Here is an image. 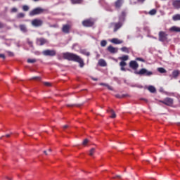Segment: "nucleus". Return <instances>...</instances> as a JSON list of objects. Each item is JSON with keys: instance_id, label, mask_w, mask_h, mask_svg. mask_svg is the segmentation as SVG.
Wrapping results in <instances>:
<instances>
[{"instance_id": "f257e3e1", "label": "nucleus", "mask_w": 180, "mask_h": 180, "mask_svg": "<svg viewBox=\"0 0 180 180\" xmlns=\"http://www.w3.org/2000/svg\"><path fill=\"white\" fill-rule=\"evenodd\" d=\"M63 56L65 60L79 63L80 65V68H83L84 66V60L79 56H78L74 53H64L63 54Z\"/></svg>"}, {"instance_id": "f03ea898", "label": "nucleus", "mask_w": 180, "mask_h": 180, "mask_svg": "<svg viewBox=\"0 0 180 180\" xmlns=\"http://www.w3.org/2000/svg\"><path fill=\"white\" fill-rule=\"evenodd\" d=\"M135 75H141V76H146V77H150L153 75V72L151 71H148V70L145 68L141 69L139 71H136Z\"/></svg>"}, {"instance_id": "7ed1b4c3", "label": "nucleus", "mask_w": 180, "mask_h": 180, "mask_svg": "<svg viewBox=\"0 0 180 180\" xmlns=\"http://www.w3.org/2000/svg\"><path fill=\"white\" fill-rule=\"evenodd\" d=\"M123 26V22L118 21L117 22H110L109 28L114 27V32H117Z\"/></svg>"}, {"instance_id": "20e7f679", "label": "nucleus", "mask_w": 180, "mask_h": 180, "mask_svg": "<svg viewBox=\"0 0 180 180\" xmlns=\"http://www.w3.org/2000/svg\"><path fill=\"white\" fill-rule=\"evenodd\" d=\"M95 22L92 18H87L82 21V25L85 27H92L94 25Z\"/></svg>"}, {"instance_id": "39448f33", "label": "nucleus", "mask_w": 180, "mask_h": 180, "mask_svg": "<svg viewBox=\"0 0 180 180\" xmlns=\"http://www.w3.org/2000/svg\"><path fill=\"white\" fill-rule=\"evenodd\" d=\"M44 12V8H41V7H37L36 8H34V10H32L30 13V16H34L37 15H40Z\"/></svg>"}, {"instance_id": "423d86ee", "label": "nucleus", "mask_w": 180, "mask_h": 180, "mask_svg": "<svg viewBox=\"0 0 180 180\" xmlns=\"http://www.w3.org/2000/svg\"><path fill=\"white\" fill-rule=\"evenodd\" d=\"M168 34L164 32V31H160L158 34V39L160 41L164 42L167 40Z\"/></svg>"}, {"instance_id": "0eeeda50", "label": "nucleus", "mask_w": 180, "mask_h": 180, "mask_svg": "<svg viewBox=\"0 0 180 180\" xmlns=\"http://www.w3.org/2000/svg\"><path fill=\"white\" fill-rule=\"evenodd\" d=\"M167 106H172L174 104V100L171 98H165L163 101H160Z\"/></svg>"}, {"instance_id": "6e6552de", "label": "nucleus", "mask_w": 180, "mask_h": 180, "mask_svg": "<svg viewBox=\"0 0 180 180\" xmlns=\"http://www.w3.org/2000/svg\"><path fill=\"white\" fill-rule=\"evenodd\" d=\"M43 55L46 56H55L56 55V52L54 50H46L42 52Z\"/></svg>"}, {"instance_id": "1a4fd4ad", "label": "nucleus", "mask_w": 180, "mask_h": 180, "mask_svg": "<svg viewBox=\"0 0 180 180\" xmlns=\"http://www.w3.org/2000/svg\"><path fill=\"white\" fill-rule=\"evenodd\" d=\"M32 25L36 27H38L43 25V21L42 20H38V18H35L34 20H32Z\"/></svg>"}, {"instance_id": "9d476101", "label": "nucleus", "mask_w": 180, "mask_h": 180, "mask_svg": "<svg viewBox=\"0 0 180 180\" xmlns=\"http://www.w3.org/2000/svg\"><path fill=\"white\" fill-rule=\"evenodd\" d=\"M70 29H71V25H70L69 24H65V25L63 26L62 32L65 34H69L70 32Z\"/></svg>"}, {"instance_id": "9b49d317", "label": "nucleus", "mask_w": 180, "mask_h": 180, "mask_svg": "<svg viewBox=\"0 0 180 180\" xmlns=\"http://www.w3.org/2000/svg\"><path fill=\"white\" fill-rule=\"evenodd\" d=\"M139 65L136 61L132 60L129 62V68H132L134 70H136L139 68Z\"/></svg>"}, {"instance_id": "f8f14e48", "label": "nucleus", "mask_w": 180, "mask_h": 180, "mask_svg": "<svg viewBox=\"0 0 180 180\" xmlns=\"http://www.w3.org/2000/svg\"><path fill=\"white\" fill-rule=\"evenodd\" d=\"M126 13L125 11H122L121 15L118 17V20L120 22H122V25L124 24V22L126 20Z\"/></svg>"}, {"instance_id": "ddd939ff", "label": "nucleus", "mask_w": 180, "mask_h": 180, "mask_svg": "<svg viewBox=\"0 0 180 180\" xmlns=\"http://www.w3.org/2000/svg\"><path fill=\"white\" fill-rule=\"evenodd\" d=\"M47 43V39L45 38H37V44L39 46H43Z\"/></svg>"}, {"instance_id": "4468645a", "label": "nucleus", "mask_w": 180, "mask_h": 180, "mask_svg": "<svg viewBox=\"0 0 180 180\" xmlns=\"http://www.w3.org/2000/svg\"><path fill=\"white\" fill-rule=\"evenodd\" d=\"M123 3H124V0H117V1L114 3V6H115V8L120 9L123 5Z\"/></svg>"}, {"instance_id": "2eb2a0df", "label": "nucleus", "mask_w": 180, "mask_h": 180, "mask_svg": "<svg viewBox=\"0 0 180 180\" xmlns=\"http://www.w3.org/2000/svg\"><path fill=\"white\" fill-rule=\"evenodd\" d=\"M172 6L176 9H180V0H173Z\"/></svg>"}, {"instance_id": "dca6fc26", "label": "nucleus", "mask_w": 180, "mask_h": 180, "mask_svg": "<svg viewBox=\"0 0 180 180\" xmlns=\"http://www.w3.org/2000/svg\"><path fill=\"white\" fill-rule=\"evenodd\" d=\"M169 31L176 33H180V27H176L175 25H174L173 27H171L169 28Z\"/></svg>"}, {"instance_id": "f3484780", "label": "nucleus", "mask_w": 180, "mask_h": 180, "mask_svg": "<svg viewBox=\"0 0 180 180\" xmlns=\"http://www.w3.org/2000/svg\"><path fill=\"white\" fill-rule=\"evenodd\" d=\"M111 43L114 44H121L123 43V41L118 39V38H112V39H111Z\"/></svg>"}, {"instance_id": "a211bd4d", "label": "nucleus", "mask_w": 180, "mask_h": 180, "mask_svg": "<svg viewBox=\"0 0 180 180\" xmlns=\"http://www.w3.org/2000/svg\"><path fill=\"white\" fill-rule=\"evenodd\" d=\"M180 75V71L179 70H174L172 72V77L174 79H177V77L179 76Z\"/></svg>"}, {"instance_id": "6ab92c4d", "label": "nucleus", "mask_w": 180, "mask_h": 180, "mask_svg": "<svg viewBox=\"0 0 180 180\" xmlns=\"http://www.w3.org/2000/svg\"><path fill=\"white\" fill-rule=\"evenodd\" d=\"M98 65H100V67H106L107 66V63L105 61V60L100 59V60H98Z\"/></svg>"}, {"instance_id": "aec40b11", "label": "nucleus", "mask_w": 180, "mask_h": 180, "mask_svg": "<svg viewBox=\"0 0 180 180\" xmlns=\"http://www.w3.org/2000/svg\"><path fill=\"white\" fill-rule=\"evenodd\" d=\"M107 50H108L111 53H115L117 52V50L112 46H108V48H107Z\"/></svg>"}, {"instance_id": "412c9836", "label": "nucleus", "mask_w": 180, "mask_h": 180, "mask_svg": "<svg viewBox=\"0 0 180 180\" xmlns=\"http://www.w3.org/2000/svg\"><path fill=\"white\" fill-rule=\"evenodd\" d=\"M172 20L173 21L180 20V14H174V15H172Z\"/></svg>"}, {"instance_id": "4be33fe9", "label": "nucleus", "mask_w": 180, "mask_h": 180, "mask_svg": "<svg viewBox=\"0 0 180 180\" xmlns=\"http://www.w3.org/2000/svg\"><path fill=\"white\" fill-rule=\"evenodd\" d=\"M127 65V63L125 62H121L120 63V66H121V71H126V69L124 67Z\"/></svg>"}, {"instance_id": "5701e85b", "label": "nucleus", "mask_w": 180, "mask_h": 180, "mask_svg": "<svg viewBox=\"0 0 180 180\" xmlns=\"http://www.w3.org/2000/svg\"><path fill=\"white\" fill-rule=\"evenodd\" d=\"M100 86H104L107 87V89H108V90L113 91L112 87L110 86V85H108V84L100 83Z\"/></svg>"}, {"instance_id": "b1692460", "label": "nucleus", "mask_w": 180, "mask_h": 180, "mask_svg": "<svg viewBox=\"0 0 180 180\" xmlns=\"http://www.w3.org/2000/svg\"><path fill=\"white\" fill-rule=\"evenodd\" d=\"M148 90H149V92L150 93L156 92V89L153 86H149V87H148Z\"/></svg>"}, {"instance_id": "393cba45", "label": "nucleus", "mask_w": 180, "mask_h": 180, "mask_svg": "<svg viewBox=\"0 0 180 180\" xmlns=\"http://www.w3.org/2000/svg\"><path fill=\"white\" fill-rule=\"evenodd\" d=\"M158 72H159L161 74H164L167 72V70L165 69H164L163 68H158L157 69Z\"/></svg>"}, {"instance_id": "a878e982", "label": "nucleus", "mask_w": 180, "mask_h": 180, "mask_svg": "<svg viewBox=\"0 0 180 180\" xmlns=\"http://www.w3.org/2000/svg\"><path fill=\"white\" fill-rule=\"evenodd\" d=\"M20 29L22 32H23L25 33L27 32V30L25 25H20Z\"/></svg>"}, {"instance_id": "bb28decb", "label": "nucleus", "mask_w": 180, "mask_h": 180, "mask_svg": "<svg viewBox=\"0 0 180 180\" xmlns=\"http://www.w3.org/2000/svg\"><path fill=\"white\" fill-rule=\"evenodd\" d=\"M120 60H122L121 62H125V61L129 60V56H124L120 58Z\"/></svg>"}, {"instance_id": "cd10ccee", "label": "nucleus", "mask_w": 180, "mask_h": 180, "mask_svg": "<svg viewBox=\"0 0 180 180\" xmlns=\"http://www.w3.org/2000/svg\"><path fill=\"white\" fill-rule=\"evenodd\" d=\"M110 112H111V116H110V117H111L112 119L116 117L117 115L113 110H112V109L110 110Z\"/></svg>"}, {"instance_id": "c85d7f7f", "label": "nucleus", "mask_w": 180, "mask_h": 180, "mask_svg": "<svg viewBox=\"0 0 180 180\" xmlns=\"http://www.w3.org/2000/svg\"><path fill=\"white\" fill-rule=\"evenodd\" d=\"M121 51L125 52L127 53H130L129 49L128 48H127V47L121 48Z\"/></svg>"}, {"instance_id": "c756f323", "label": "nucleus", "mask_w": 180, "mask_h": 180, "mask_svg": "<svg viewBox=\"0 0 180 180\" xmlns=\"http://www.w3.org/2000/svg\"><path fill=\"white\" fill-rule=\"evenodd\" d=\"M156 13H157V10H155V8H153L152 10H150V11H149V15H156Z\"/></svg>"}, {"instance_id": "7c9ffc66", "label": "nucleus", "mask_w": 180, "mask_h": 180, "mask_svg": "<svg viewBox=\"0 0 180 180\" xmlns=\"http://www.w3.org/2000/svg\"><path fill=\"white\" fill-rule=\"evenodd\" d=\"M25 17L24 13H18L17 15V18L20 19Z\"/></svg>"}, {"instance_id": "2f4dec72", "label": "nucleus", "mask_w": 180, "mask_h": 180, "mask_svg": "<svg viewBox=\"0 0 180 180\" xmlns=\"http://www.w3.org/2000/svg\"><path fill=\"white\" fill-rule=\"evenodd\" d=\"M96 149L94 148H91L89 151V155L93 156L95 153Z\"/></svg>"}, {"instance_id": "473e14b6", "label": "nucleus", "mask_w": 180, "mask_h": 180, "mask_svg": "<svg viewBox=\"0 0 180 180\" xmlns=\"http://www.w3.org/2000/svg\"><path fill=\"white\" fill-rule=\"evenodd\" d=\"M22 10H23V11H25V12L28 11L30 10L29 6H22Z\"/></svg>"}, {"instance_id": "72a5a7b5", "label": "nucleus", "mask_w": 180, "mask_h": 180, "mask_svg": "<svg viewBox=\"0 0 180 180\" xmlns=\"http://www.w3.org/2000/svg\"><path fill=\"white\" fill-rule=\"evenodd\" d=\"M101 47H105L107 45V41L105 40L101 41V43L100 44Z\"/></svg>"}, {"instance_id": "f704fd0d", "label": "nucleus", "mask_w": 180, "mask_h": 180, "mask_svg": "<svg viewBox=\"0 0 180 180\" xmlns=\"http://www.w3.org/2000/svg\"><path fill=\"white\" fill-rule=\"evenodd\" d=\"M36 62H37V60H35V59H28L27 60L28 63H34Z\"/></svg>"}, {"instance_id": "c9c22d12", "label": "nucleus", "mask_w": 180, "mask_h": 180, "mask_svg": "<svg viewBox=\"0 0 180 180\" xmlns=\"http://www.w3.org/2000/svg\"><path fill=\"white\" fill-rule=\"evenodd\" d=\"M126 96H127V95H122V96H120V94L115 95V97H117V98H124Z\"/></svg>"}, {"instance_id": "e433bc0d", "label": "nucleus", "mask_w": 180, "mask_h": 180, "mask_svg": "<svg viewBox=\"0 0 180 180\" xmlns=\"http://www.w3.org/2000/svg\"><path fill=\"white\" fill-rule=\"evenodd\" d=\"M82 53L85 55V56H88V57L90 56V53L89 52H86L85 51H82Z\"/></svg>"}, {"instance_id": "4c0bfd02", "label": "nucleus", "mask_w": 180, "mask_h": 180, "mask_svg": "<svg viewBox=\"0 0 180 180\" xmlns=\"http://www.w3.org/2000/svg\"><path fill=\"white\" fill-rule=\"evenodd\" d=\"M73 4H80L82 0H72Z\"/></svg>"}, {"instance_id": "58836bf2", "label": "nucleus", "mask_w": 180, "mask_h": 180, "mask_svg": "<svg viewBox=\"0 0 180 180\" xmlns=\"http://www.w3.org/2000/svg\"><path fill=\"white\" fill-rule=\"evenodd\" d=\"M17 12H18V8H16L15 7H13V8H11V13H14Z\"/></svg>"}, {"instance_id": "ea45409f", "label": "nucleus", "mask_w": 180, "mask_h": 180, "mask_svg": "<svg viewBox=\"0 0 180 180\" xmlns=\"http://www.w3.org/2000/svg\"><path fill=\"white\" fill-rule=\"evenodd\" d=\"M136 60L141 61V62H142V63H145V62H146V60H145L144 59L141 58H138L136 59Z\"/></svg>"}, {"instance_id": "a19ab883", "label": "nucleus", "mask_w": 180, "mask_h": 180, "mask_svg": "<svg viewBox=\"0 0 180 180\" xmlns=\"http://www.w3.org/2000/svg\"><path fill=\"white\" fill-rule=\"evenodd\" d=\"M89 143V140L86 139L83 141V145L86 146Z\"/></svg>"}, {"instance_id": "79ce46f5", "label": "nucleus", "mask_w": 180, "mask_h": 180, "mask_svg": "<svg viewBox=\"0 0 180 180\" xmlns=\"http://www.w3.org/2000/svg\"><path fill=\"white\" fill-rule=\"evenodd\" d=\"M31 79L40 80V79H41V77H33V78Z\"/></svg>"}, {"instance_id": "37998d69", "label": "nucleus", "mask_w": 180, "mask_h": 180, "mask_svg": "<svg viewBox=\"0 0 180 180\" xmlns=\"http://www.w3.org/2000/svg\"><path fill=\"white\" fill-rule=\"evenodd\" d=\"M81 105H67L68 107H73V106H80Z\"/></svg>"}, {"instance_id": "c03bdc74", "label": "nucleus", "mask_w": 180, "mask_h": 180, "mask_svg": "<svg viewBox=\"0 0 180 180\" xmlns=\"http://www.w3.org/2000/svg\"><path fill=\"white\" fill-rule=\"evenodd\" d=\"M44 85L46 86H51V83H49V82H45V83H44Z\"/></svg>"}, {"instance_id": "a18cd8bd", "label": "nucleus", "mask_w": 180, "mask_h": 180, "mask_svg": "<svg viewBox=\"0 0 180 180\" xmlns=\"http://www.w3.org/2000/svg\"><path fill=\"white\" fill-rule=\"evenodd\" d=\"M116 178L121 179L122 176L120 175H117V176L112 177V179H116Z\"/></svg>"}, {"instance_id": "49530a36", "label": "nucleus", "mask_w": 180, "mask_h": 180, "mask_svg": "<svg viewBox=\"0 0 180 180\" xmlns=\"http://www.w3.org/2000/svg\"><path fill=\"white\" fill-rule=\"evenodd\" d=\"M4 27V25L3 22H0V29H2Z\"/></svg>"}, {"instance_id": "de8ad7c7", "label": "nucleus", "mask_w": 180, "mask_h": 180, "mask_svg": "<svg viewBox=\"0 0 180 180\" xmlns=\"http://www.w3.org/2000/svg\"><path fill=\"white\" fill-rule=\"evenodd\" d=\"M8 56L13 57L14 54L12 52H8Z\"/></svg>"}, {"instance_id": "09e8293b", "label": "nucleus", "mask_w": 180, "mask_h": 180, "mask_svg": "<svg viewBox=\"0 0 180 180\" xmlns=\"http://www.w3.org/2000/svg\"><path fill=\"white\" fill-rule=\"evenodd\" d=\"M0 58H1L3 59L6 58L5 55H4V54H0Z\"/></svg>"}, {"instance_id": "8fccbe9b", "label": "nucleus", "mask_w": 180, "mask_h": 180, "mask_svg": "<svg viewBox=\"0 0 180 180\" xmlns=\"http://www.w3.org/2000/svg\"><path fill=\"white\" fill-rule=\"evenodd\" d=\"M68 127H69L68 125H65V126H63V129H68Z\"/></svg>"}, {"instance_id": "3c124183", "label": "nucleus", "mask_w": 180, "mask_h": 180, "mask_svg": "<svg viewBox=\"0 0 180 180\" xmlns=\"http://www.w3.org/2000/svg\"><path fill=\"white\" fill-rule=\"evenodd\" d=\"M146 0H138V2L143 3Z\"/></svg>"}, {"instance_id": "603ef678", "label": "nucleus", "mask_w": 180, "mask_h": 180, "mask_svg": "<svg viewBox=\"0 0 180 180\" xmlns=\"http://www.w3.org/2000/svg\"><path fill=\"white\" fill-rule=\"evenodd\" d=\"M44 154H45L46 155H49L48 153H47V151H46V150H44Z\"/></svg>"}, {"instance_id": "864d4df0", "label": "nucleus", "mask_w": 180, "mask_h": 180, "mask_svg": "<svg viewBox=\"0 0 180 180\" xmlns=\"http://www.w3.org/2000/svg\"><path fill=\"white\" fill-rule=\"evenodd\" d=\"M11 136V134H6V137L9 138Z\"/></svg>"}, {"instance_id": "5fc2aeb1", "label": "nucleus", "mask_w": 180, "mask_h": 180, "mask_svg": "<svg viewBox=\"0 0 180 180\" xmlns=\"http://www.w3.org/2000/svg\"><path fill=\"white\" fill-rule=\"evenodd\" d=\"M93 80L98 81V79L93 78Z\"/></svg>"}, {"instance_id": "6e6d98bb", "label": "nucleus", "mask_w": 180, "mask_h": 180, "mask_svg": "<svg viewBox=\"0 0 180 180\" xmlns=\"http://www.w3.org/2000/svg\"><path fill=\"white\" fill-rule=\"evenodd\" d=\"M142 100H143V101H145V102H148V100H146V99H142Z\"/></svg>"}, {"instance_id": "4d7b16f0", "label": "nucleus", "mask_w": 180, "mask_h": 180, "mask_svg": "<svg viewBox=\"0 0 180 180\" xmlns=\"http://www.w3.org/2000/svg\"><path fill=\"white\" fill-rule=\"evenodd\" d=\"M51 151H52V150H51V149H49V152H50V153H51Z\"/></svg>"}, {"instance_id": "13d9d810", "label": "nucleus", "mask_w": 180, "mask_h": 180, "mask_svg": "<svg viewBox=\"0 0 180 180\" xmlns=\"http://www.w3.org/2000/svg\"><path fill=\"white\" fill-rule=\"evenodd\" d=\"M3 137H4V136H1V137L0 138V139L1 140V139H3Z\"/></svg>"}, {"instance_id": "bf43d9fd", "label": "nucleus", "mask_w": 180, "mask_h": 180, "mask_svg": "<svg viewBox=\"0 0 180 180\" xmlns=\"http://www.w3.org/2000/svg\"><path fill=\"white\" fill-rule=\"evenodd\" d=\"M178 126H180V122H179V123H178Z\"/></svg>"}, {"instance_id": "052dcab7", "label": "nucleus", "mask_w": 180, "mask_h": 180, "mask_svg": "<svg viewBox=\"0 0 180 180\" xmlns=\"http://www.w3.org/2000/svg\"><path fill=\"white\" fill-rule=\"evenodd\" d=\"M30 44H32V42H30Z\"/></svg>"}, {"instance_id": "680f3d73", "label": "nucleus", "mask_w": 180, "mask_h": 180, "mask_svg": "<svg viewBox=\"0 0 180 180\" xmlns=\"http://www.w3.org/2000/svg\"><path fill=\"white\" fill-rule=\"evenodd\" d=\"M179 83L180 84V80L179 81Z\"/></svg>"}]
</instances>
